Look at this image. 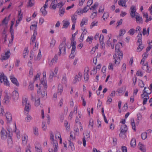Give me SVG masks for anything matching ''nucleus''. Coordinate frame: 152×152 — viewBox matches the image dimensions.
I'll return each mask as SVG.
<instances>
[{
    "label": "nucleus",
    "instance_id": "nucleus-27",
    "mask_svg": "<svg viewBox=\"0 0 152 152\" xmlns=\"http://www.w3.org/2000/svg\"><path fill=\"white\" fill-rule=\"evenodd\" d=\"M37 23L36 22L34 24L30 26V29L31 30H33L34 32L35 31L36 32H37Z\"/></svg>",
    "mask_w": 152,
    "mask_h": 152
},
{
    "label": "nucleus",
    "instance_id": "nucleus-22",
    "mask_svg": "<svg viewBox=\"0 0 152 152\" xmlns=\"http://www.w3.org/2000/svg\"><path fill=\"white\" fill-rule=\"evenodd\" d=\"M88 19L87 18H83L81 21L80 23V26L81 27H83V26L84 25H87L88 24Z\"/></svg>",
    "mask_w": 152,
    "mask_h": 152
},
{
    "label": "nucleus",
    "instance_id": "nucleus-34",
    "mask_svg": "<svg viewBox=\"0 0 152 152\" xmlns=\"http://www.w3.org/2000/svg\"><path fill=\"white\" fill-rule=\"evenodd\" d=\"M56 43V40L53 38H52L51 39L50 43V47L51 48H53L55 45Z\"/></svg>",
    "mask_w": 152,
    "mask_h": 152
},
{
    "label": "nucleus",
    "instance_id": "nucleus-56",
    "mask_svg": "<svg viewBox=\"0 0 152 152\" xmlns=\"http://www.w3.org/2000/svg\"><path fill=\"white\" fill-rule=\"evenodd\" d=\"M114 64L112 63H110L109 64L108 68L110 70L113 71V70Z\"/></svg>",
    "mask_w": 152,
    "mask_h": 152
},
{
    "label": "nucleus",
    "instance_id": "nucleus-58",
    "mask_svg": "<svg viewBox=\"0 0 152 152\" xmlns=\"http://www.w3.org/2000/svg\"><path fill=\"white\" fill-rule=\"evenodd\" d=\"M33 132L34 134L37 135L38 134V129L36 127H34L33 128Z\"/></svg>",
    "mask_w": 152,
    "mask_h": 152
},
{
    "label": "nucleus",
    "instance_id": "nucleus-20",
    "mask_svg": "<svg viewBox=\"0 0 152 152\" xmlns=\"http://www.w3.org/2000/svg\"><path fill=\"white\" fill-rule=\"evenodd\" d=\"M37 34V32H36V31H35V32H34L32 36L31 39V41L30 42V44L31 45H33L35 41L36 37Z\"/></svg>",
    "mask_w": 152,
    "mask_h": 152
},
{
    "label": "nucleus",
    "instance_id": "nucleus-62",
    "mask_svg": "<svg viewBox=\"0 0 152 152\" xmlns=\"http://www.w3.org/2000/svg\"><path fill=\"white\" fill-rule=\"evenodd\" d=\"M104 10V7L103 6H101L99 8V9L98 11L99 12H103Z\"/></svg>",
    "mask_w": 152,
    "mask_h": 152
},
{
    "label": "nucleus",
    "instance_id": "nucleus-39",
    "mask_svg": "<svg viewBox=\"0 0 152 152\" xmlns=\"http://www.w3.org/2000/svg\"><path fill=\"white\" fill-rule=\"evenodd\" d=\"M98 5V3L96 2L93 6L91 7L90 9V10H95L97 8Z\"/></svg>",
    "mask_w": 152,
    "mask_h": 152
},
{
    "label": "nucleus",
    "instance_id": "nucleus-46",
    "mask_svg": "<svg viewBox=\"0 0 152 152\" xmlns=\"http://www.w3.org/2000/svg\"><path fill=\"white\" fill-rule=\"evenodd\" d=\"M144 46L142 45H138V46L137 48V52H140L144 48Z\"/></svg>",
    "mask_w": 152,
    "mask_h": 152
},
{
    "label": "nucleus",
    "instance_id": "nucleus-4",
    "mask_svg": "<svg viewBox=\"0 0 152 152\" xmlns=\"http://www.w3.org/2000/svg\"><path fill=\"white\" fill-rule=\"evenodd\" d=\"M151 90L148 87H145L143 91V94L141 95L142 98L143 99V104H146L148 100L149 99L148 96L151 93Z\"/></svg>",
    "mask_w": 152,
    "mask_h": 152
},
{
    "label": "nucleus",
    "instance_id": "nucleus-42",
    "mask_svg": "<svg viewBox=\"0 0 152 152\" xmlns=\"http://www.w3.org/2000/svg\"><path fill=\"white\" fill-rule=\"evenodd\" d=\"M58 61V56L57 55H55L53 59L51 61V62L52 63V64L53 63H56Z\"/></svg>",
    "mask_w": 152,
    "mask_h": 152
},
{
    "label": "nucleus",
    "instance_id": "nucleus-29",
    "mask_svg": "<svg viewBox=\"0 0 152 152\" xmlns=\"http://www.w3.org/2000/svg\"><path fill=\"white\" fill-rule=\"evenodd\" d=\"M23 17V15L21 13V10H20L18 11V19L17 20L20 22L22 20Z\"/></svg>",
    "mask_w": 152,
    "mask_h": 152
},
{
    "label": "nucleus",
    "instance_id": "nucleus-44",
    "mask_svg": "<svg viewBox=\"0 0 152 152\" xmlns=\"http://www.w3.org/2000/svg\"><path fill=\"white\" fill-rule=\"evenodd\" d=\"M40 12L42 13V14L44 16L46 15L47 14V12L45 9L42 7L40 10Z\"/></svg>",
    "mask_w": 152,
    "mask_h": 152
},
{
    "label": "nucleus",
    "instance_id": "nucleus-31",
    "mask_svg": "<svg viewBox=\"0 0 152 152\" xmlns=\"http://www.w3.org/2000/svg\"><path fill=\"white\" fill-rule=\"evenodd\" d=\"M120 131L126 132L127 130V127L126 125L123 124L121 126Z\"/></svg>",
    "mask_w": 152,
    "mask_h": 152
},
{
    "label": "nucleus",
    "instance_id": "nucleus-28",
    "mask_svg": "<svg viewBox=\"0 0 152 152\" xmlns=\"http://www.w3.org/2000/svg\"><path fill=\"white\" fill-rule=\"evenodd\" d=\"M72 23H76L77 16L75 14L72 15L71 16Z\"/></svg>",
    "mask_w": 152,
    "mask_h": 152
},
{
    "label": "nucleus",
    "instance_id": "nucleus-53",
    "mask_svg": "<svg viewBox=\"0 0 152 152\" xmlns=\"http://www.w3.org/2000/svg\"><path fill=\"white\" fill-rule=\"evenodd\" d=\"M84 139H87L89 137V133L88 132H85L84 133Z\"/></svg>",
    "mask_w": 152,
    "mask_h": 152
},
{
    "label": "nucleus",
    "instance_id": "nucleus-26",
    "mask_svg": "<svg viewBox=\"0 0 152 152\" xmlns=\"http://www.w3.org/2000/svg\"><path fill=\"white\" fill-rule=\"evenodd\" d=\"M142 69L143 70H145L148 72L149 73L150 72L151 70H149L148 68V63L147 62L145 63L144 65L142 66Z\"/></svg>",
    "mask_w": 152,
    "mask_h": 152
},
{
    "label": "nucleus",
    "instance_id": "nucleus-51",
    "mask_svg": "<svg viewBox=\"0 0 152 152\" xmlns=\"http://www.w3.org/2000/svg\"><path fill=\"white\" fill-rule=\"evenodd\" d=\"M147 134L146 132H144L141 134V138L142 140H145L147 137Z\"/></svg>",
    "mask_w": 152,
    "mask_h": 152
},
{
    "label": "nucleus",
    "instance_id": "nucleus-43",
    "mask_svg": "<svg viewBox=\"0 0 152 152\" xmlns=\"http://www.w3.org/2000/svg\"><path fill=\"white\" fill-rule=\"evenodd\" d=\"M97 16V12L96 10L94 12H92L90 17L92 19H94V18L96 17Z\"/></svg>",
    "mask_w": 152,
    "mask_h": 152
},
{
    "label": "nucleus",
    "instance_id": "nucleus-11",
    "mask_svg": "<svg viewBox=\"0 0 152 152\" xmlns=\"http://www.w3.org/2000/svg\"><path fill=\"white\" fill-rule=\"evenodd\" d=\"M89 70L88 67H86L85 68L84 72L83 77L84 80L85 81H87L89 79V75H88V72Z\"/></svg>",
    "mask_w": 152,
    "mask_h": 152
},
{
    "label": "nucleus",
    "instance_id": "nucleus-9",
    "mask_svg": "<svg viewBox=\"0 0 152 152\" xmlns=\"http://www.w3.org/2000/svg\"><path fill=\"white\" fill-rule=\"evenodd\" d=\"M0 82L1 83H4V85L8 86H10V83L6 76H5L3 73H0Z\"/></svg>",
    "mask_w": 152,
    "mask_h": 152
},
{
    "label": "nucleus",
    "instance_id": "nucleus-55",
    "mask_svg": "<svg viewBox=\"0 0 152 152\" xmlns=\"http://www.w3.org/2000/svg\"><path fill=\"white\" fill-rule=\"evenodd\" d=\"M104 39V36L102 34H101L99 38V40L100 43H102V44L103 43Z\"/></svg>",
    "mask_w": 152,
    "mask_h": 152
},
{
    "label": "nucleus",
    "instance_id": "nucleus-5",
    "mask_svg": "<svg viewBox=\"0 0 152 152\" xmlns=\"http://www.w3.org/2000/svg\"><path fill=\"white\" fill-rule=\"evenodd\" d=\"M50 138L52 141L53 148L49 149V152H57L58 148V143L57 140H54V136L52 132L50 133Z\"/></svg>",
    "mask_w": 152,
    "mask_h": 152
},
{
    "label": "nucleus",
    "instance_id": "nucleus-2",
    "mask_svg": "<svg viewBox=\"0 0 152 152\" xmlns=\"http://www.w3.org/2000/svg\"><path fill=\"white\" fill-rule=\"evenodd\" d=\"M122 47V43L121 42L118 43L115 47V54L113 56L114 59V62L115 64L118 65L121 61V58L122 59L123 53L122 51H120L119 48Z\"/></svg>",
    "mask_w": 152,
    "mask_h": 152
},
{
    "label": "nucleus",
    "instance_id": "nucleus-16",
    "mask_svg": "<svg viewBox=\"0 0 152 152\" xmlns=\"http://www.w3.org/2000/svg\"><path fill=\"white\" fill-rule=\"evenodd\" d=\"M63 26V28H67L70 24V22L69 20L65 19L62 21Z\"/></svg>",
    "mask_w": 152,
    "mask_h": 152
},
{
    "label": "nucleus",
    "instance_id": "nucleus-24",
    "mask_svg": "<svg viewBox=\"0 0 152 152\" xmlns=\"http://www.w3.org/2000/svg\"><path fill=\"white\" fill-rule=\"evenodd\" d=\"M18 92L16 91L15 90L12 93V96L13 99L14 100H17L18 98Z\"/></svg>",
    "mask_w": 152,
    "mask_h": 152
},
{
    "label": "nucleus",
    "instance_id": "nucleus-6",
    "mask_svg": "<svg viewBox=\"0 0 152 152\" xmlns=\"http://www.w3.org/2000/svg\"><path fill=\"white\" fill-rule=\"evenodd\" d=\"M22 105H25L24 113L26 114H28L31 110V105L28 99L26 98H23L22 100Z\"/></svg>",
    "mask_w": 152,
    "mask_h": 152
},
{
    "label": "nucleus",
    "instance_id": "nucleus-57",
    "mask_svg": "<svg viewBox=\"0 0 152 152\" xmlns=\"http://www.w3.org/2000/svg\"><path fill=\"white\" fill-rule=\"evenodd\" d=\"M109 16V14L107 12H105L104 13L102 17L104 20L107 18Z\"/></svg>",
    "mask_w": 152,
    "mask_h": 152
},
{
    "label": "nucleus",
    "instance_id": "nucleus-8",
    "mask_svg": "<svg viewBox=\"0 0 152 152\" xmlns=\"http://www.w3.org/2000/svg\"><path fill=\"white\" fill-rule=\"evenodd\" d=\"M136 9L135 7L134 6V17L136 19L137 22V23H142L143 22L142 17L140 16V14L136 12Z\"/></svg>",
    "mask_w": 152,
    "mask_h": 152
},
{
    "label": "nucleus",
    "instance_id": "nucleus-49",
    "mask_svg": "<svg viewBox=\"0 0 152 152\" xmlns=\"http://www.w3.org/2000/svg\"><path fill=\"white\" fill-rule=\"evenodd\" d=\"M69 148L70 147L72 151H73L75 149L73 143L71 142V141H70V140H69Z\"/></svg>",
    "mask_w": 152,
    "mask_h": 152
},
{
    "label": "nucleus",
    "instance_id": "nucleus-35",
    "mask_svg": "<svg viewBox=\"0 0 152 152\" xmlns=\"http://www.w3.org/2000/svg\"><path fill=\"white\" fill-rule=\"evenodd\" d=\"M94 39V37L92 36H88L86 39V41L89 44H91L92 42V41Z\"/></svg>",
    "mask_w": 152,
    "mask_h": 152
},
{
    "label": "nucleus",
    "instance_id": "nucleus-60",
    "mask_svg": "<svg viewBox=\"0 0 152 152\" xmlns=\"http://www.w3.org/2000/svg\"><path fill=\"white\" fill-rule=\"evenodd\" d=\"M75 14H77L79 15H80L81 14H83L81 10V9H80L77 10L75 12Z\"/></svg>",
    "mask_w": 152,
    "mask_h": 152
},
{
    "label": "nucleus",
    "instance_id": "nucleus-50",
    "mask_svg": "<svg viewBox=\"0 0 152 152\" xmlns=\"http://www.w3.org/2000/svg\"><path fill=\"white\" fill-rule=\"evenodd\" d=\"M126 132L120 131L119 134V137L122 138H124L126 137Z\"/></svg>",
    "mask_w": 152,
    "mask_h": 152
},
{
    "label": "nucleus",
    "instance_id": "nucleus-10",
    "mask_svg": "<svg viewBox=\"0 0 152 152\" xmlns=\"http://www.w3.org/2000/svg\"><path fill=\"white\" fill-rule=\"evenodd\" d=\"M83 74L81 72H79L77 75H75L72 81L73 84H76L77 82L80 81L82 79Z\"/></svg>",
    "mask_w": 152,
    "mask_h": 152
},
{
    "label": "nucleus",
    "instance_id": "nucleus-54",
    "mask_svg": "<svg viewBox=\"0 0 152 152\" xmlns=\"http://www.w3.org/2000/svg\"><path fill=\"white\" fill-rule=\"evenodd\" d=\"M41 57V53L40 50H39L38 55L36 58H35V60H39Z\"/></svg>",
    "mask_w": 152,
    "mask_h": 152
},
{
    "label": "nucleus",
    "instance_id": "nucleus-3",
    "mask_svg": "<svg viewBox=\"0 0 152 152\" xmlns=\"http://www.w3.org/2000/svg\"><path fill=\"white\" fill-rule=\"evenodd\" d=\"M0 135L2 140H5L7 139L8 147L10 148L12 147L13 145V142L10 133H8L4 128L2 127Z\"/></svg>",
    "mask_w": 152,
    "mask_h": 152
},
{
    "label": "nucleus",
    "instance_id": "nucleus-12",
    "mask_svg": "<svg viewBox=\"0 0 152 152\" xmlns=\"http://www.w3.org/2000/svg\"><path fill=\"white\" fill-rule=\"evenodd\" d=\"M10 53L9 50L7 51L5 53L1 55V59L2 60H6L10 57Z\"/></svg>",
    "mask_w": 152,
    "mask_h": 152
},
{
    "label": "nucleus",
    "instance_id": "nucleus-25",
    "mask_svg": "<svg viewBox=\"0 0 152 152\" xmlns=\"http://www.w3.org/2000/svg\"><path fill=\"white\" fill-rule=\"evenodd\" d=\"M34 105L36 107H37L39 105L41 107H43V105L40 104V99L39 98H38L37 100H35Z\"/></svg>",
    "mask_w": 152,
    "mask_h": 152
},
{
    "label": "nucleus",
    "instance_id": "nucleus-15",
    "mask_svg": "<svg viewBox=\"0 0 152 152\" xmlns=\"http://www.w3.org/2000/svg\"><path fill=\"white\" fill-rule=\"evenodd\" d=\"M58 70V68L55 67L53 72L51 71V73H50L49 77L52 78L53 77H56L57 75V73Z\"/></svg>",
    "mask_w": 152,
    "mask_h": 152
},
{
    "label": "nucleus",
    "instance_id": "nucleus-32",
    "mask_svg": "<svg viewBox=\"0 0 152 152\" xmlns=\"http://www.w3.org/2000/svg\"><path fill=\"white\" fill-rule=\"evenodd\" d=\"M98 22L97 21H94L91 22V25L90 26V28L92 29L93 27L95 26H97L98 25Z\"/></svg>",
    "mask_w": 152,
    "mask_h": 152
},
{
    "label": "nucleus",
    "instance_id": "nucleus-18",
    "mask_svg": "<svg viewBox=\"0 0 152 152\" xmlns=\"http://www.w3.org/2000/svg\"><path fill=\"white\" fill-rule=\"evenodd\" d=\"M5 116L6 118L7 122L10 123L12 121V115L9 112H7L5 114Z\"/></svg>",
    "mask_w": 152,
    "mask_h": 152
},
{
    "label": "nucleus",
    "instance_id": "nucleus-59",
    "mask_svg": "<svg viewBox=\"0 0 152 152\" xmlns=\"http://www.w3.org/2000/svg\"><path fill=\"white\" fill-rule=\"evenodd\" d=\"M67 79L66 75L63 76L61 80V82L65 84L66 83Z\"/></svg>",
    "mask_w": 152,
    "mask_h": 152
},
{
    "label": "nucleus",
    "instance_id": "nucleus-63",
    "mask_svg": "<svg viewBox=\"0 0 152 152\" xmlns=\"http://www.w3.org/2000/svg\"><path fill=\"white\" fill-rule=\"evenodd\" d=\"M55 137L57 139L58 138V139L61 137V135L60 132H56L55 134Z\"/></svg>",
    "mask_w": 152,
    "mask_h": 152
},
{
    "label": "nucleus",
    "instance_id": "nucleus-41",
    "mask_svg": "<svg viewBox=\"0 0 152 152\" xmlns=\"http://www.w3.org/2000/svg\"><path fill=\"white\" fill-rule=\"evenodd\" d=\"M11 16V15H10L7 19V17H5L4 20H3L2 23L3 24H7L8 23V21L9 20V19L10 18Z\"/></svg>",
    "mask_w": 152,
    "mask_h": 152
},
{
    "label": "nucleus",
    "instance_id": "nucleus-37",
    "mask_svg": "<svg viewBox=\"0 0 152 152\" xmlns=\"http://www.w3.org/2000/svg\"><path fill=\"white\" fill-rule=\"evenodd\" d=\"M139 146L140 147V149L143 152H145L146 151V148L145 146L142 145V144L140 143H139Z\"/></svg>",
    "mask_w": 152,
    "mask_h": 152
},
{
    "label": "nucleus",
    "instance_id": "nucleus-36",
    "mask_svg": "<svg viewBox=\"0 0 152 152\" xmlns=\"http://www.w3.org/2000/svg\"><path fill=\"white\" fill-rule=\"evenodd\" d=\"M65 9L64 8H60L58 12L59 15L62 17L65 12Z\"/></svg>",
    "mask_w": 152,
    "mask_h": 152
},
{
    "label": "nucleus",
    "instance_id": "nucleus-52",
    "mask_svg": "<svg viewBox=\"0 0 152 152\" xmlns=\"http://www.w3.org/2000/svg\"><path fill=\"white\" fill-rule=\"evenodd\" d=\"M4 100L5 103H8L10 100V96L6 94L5 96Z\"/></svg>",
    "mask_w": 152,
    "mask_h": 152
},
{
    "label": "nucleus",
    "instance_id": "nucleus-40",
    "mask_svg": "<svg viewBox=\"0 0 152 152\" xmlns=\"http://www.w3.org/2000/svg\"><path fill=\"white\" fill-rule=\"evenodd\" d=\"M64 125L66 128V130L68 131H69L70 129V125L68 124L67 121H64Z\"/></svg>",
    "mask_w": 152,
    "mask_h": 152
},
{
    "label": "nucleus",
    "instance_id": "nucleus-45",
    "mask_svg": "<svg viewBox=\"0 0 152 152\" xmlns=\"http://www.w3.org/2000/svg\"><path fill=\"white\" fill-rule=\"evenodd\" d=\"M28 50L27 48H25L23 50V56L24 58H25L28 53Z\"/></svg>",
    "mask_w": 152,
    "mask_h": 152
},
{
    "label": "nucleus",
    "instance_id": "nucleus-23",
    "mask_svg": "<svg viewBox=\"0 0 152 152\" xmlns=\"http://www.w3.org/2000/svg\"><path fill=\"white\" fill-rule=\"evenodd\" d=\"M28 137L26 134L23 135L22 137V143L23 145H26L27 140Z\"/></svg>",
    "mask_w": 152,
    "mask_h": 152
},
{
    "label": "nucleus",
    "instance_id": "nucleus-14",
    "mask_svg": "<svg viewBox=\"0 0 152 152\" xmlns=\"http://www.w3.org/2000/svg\"><path fill=\"white\" fill-rule=\"evenodd\" d=\"M10 78L12 82L15 85L17 86H19V84L18 82L17 79L14 76L12 75L10 76Z\"/></svg>",
    "mask_w": 152,
    "mask_h": 152
},
{
    "label": "nucleus",
    "instance_id": "nucleus-30",
    "mask_svg": "<svg viewBox=\"0 0 152 152\" xmlns=\"http://www.w3.org/2000/svg\"><path fill=\"white\" fill-rule=\"evenodd\" d=\"M94 121L92 119H90L89 121L88 127L91 129H92L93 128Z\"/></svg>",
    "mask_w": 152,
    "mask_h": 152
},
{
    "label": "nucleus",
    "instance_id": "nucleus-33",
    "mask_svg": "<svg viewBox=\"0 0 152 152\" xmlns=\"http://www.w3.org/2000/svg\"><path fill=\"white\" fill-rule=\"evenodd\" d=\"M13 26H10V32L11 34V37L12 41H13L14 39V30L13 29Z\"/></svg>",
    "mask_w": 152,
    "mask_h": 152
},
{
    "label": "nucleus",
    "instance_id": "nucleus-38",
    "mask_svg": "<svg viewBox=\"0 0 152 152\" xmlns=\"http://www.w3.org/2000/svg\"><path fill=\"white\" fill-rule=\"evenodd\" d=\"M32 118L31 115H28L25 119V121L26 122H29L31 120Z\"/></svg>",
    "mask_w": 152,
    "mask_h": 152
},
{
    "label": "nucleus",
    "instance_id": "nucleus-47",
    "mask_svg": "<svg viewBox=\"0 0 152 152\" xmlns=\"http://www.w3.org/2000/svg\"><path fill=\"white\" fill-rule=\"evenodd\" d=\"M126 32L125 30L124 29H121L119 31V36H123Z\"/></svg>",
    "mask_w": 152,
    "mask_h": 152
},
{
    "label": "nucleus",
    "instance_id": "nucleus-48",
    "mask_svg": "<svg viewBox=\"0 0 152 152\" xmlns=\"http://www.w3.org/2000/svg\"><path fill=\"white\" fill-rule=\"evenodd\" d=\"M76 42L74 40H72L71 44V46H72L73 49L76 48Z\"/></svg>",
    "mask_w": 152,
    "mask_h": 152
},
{
    "label": "nucleus",
    "instance_id": "nucleus-7",
    "mask_svg": "<svg viewBox=\"0 0 152 152\" xmlns=\"http://www.w3.org/2000/svg\"><path fill=\"white\" fill-rule=\"evenodd\" d=\"M66 42L65 41H64L60 44L59 46V52L58 55H64L66 54Z\"/></svg>",
    "mask_w": 152,
    "mask_h": 152
},
{
    "label": "nucleus",
    "instance_id": "nucleus-19",
    "mask_svg": "<svg viewBox=\"0 0 152 152\" xmlns=\"http://www.w3.org/2000/svg\"><path fill=\"white\" fill-rule=\"evenodd\" d=\"M57 88V93L59 95H61L63 91V86L62 84H60L58 85Z\"/></svg>",
    "mask_w": 152,
    "mask_h": 152
},
{
    "label": "nucleus",
    "instance_id": "nucleus-17",
    "mask_svg": "<svg viewBox=\"0 0 152 152\" xmlns=\"http://www.w3.org/2000/svg\"><path fill=\"white\" fill-rule=\"evenodd\" d=\"M126 88L125 87H123L118 88L116 92L118 93V95L120 96L122 95L123 94L124 92L125 91Z\"/></svg>",
    "mask_w": 152,
    "mask_h": 152
},
{
    "label": "nucleus",
    "instance_id": "nucleus-1",
    "mask_svg": "<svg viewBox=\"0 0 152 152\" xmlns=\"http://www.w3.org/2000/svg\"><path fill=\"white\" fill-rule=\"evenodd\" d=\"M43 75L44 77V80L46 79V72L44 71L43 72ZM47 85L46 82L44 80L41 81V83L39 84V90L37 91V94L38 95H40V97L43 98L46 97L47 96V92L46 89L47 88Z\"/></svg>",
    "mask_w": 152,
    "mask_h": 152
},
{
    "label": "nucleus",
    "instance_id": "nucleus-13",
    "mask_svg": "<svg viewBox=\"0 0 152 152\" xmlns=\"http://www.w3.org/2000/svg\"><path fill=\"white\" fill-rule=\"evenodd\" d=\"M51 2V3L50 6V9L55 10L57 6L58 1L57 0H49Z\"/></svg>",
    "mask_w": 152,
    "mask_h": 152
},
{
    "label": "nucleus",
    "instance_id": "nucleus-61",
    "mask_svg": "<svg viewBox=\"0 0 152 152\" xmlns=\"http://www.w3.org/2000/svg\"><path fill=\"white\" fill-rule=\"evenodd\" d=\"M70 138L69 140L72 141L75 140V136L74 135L72 132L70 133Z\"/></svg>",
    "mask_w": 152,
    "mask_h": 152
},
{
    "label": "nucleus",
    "instance_id": "nucleus-21",
    "mask_svg": "<svg viewBox=\"0 0 152 152\" xmlns=\"http://www.w3.org/2000/svg\"><path fill=\"white\" fill-rule=\"evenodd\" d=\"M128 0H119L118 1V4L120 6L125 8L126 7V2Z\"/></svg>",
    "mask_w": 152,
    "mask_h": 152
},
{
    "label": "nucleus",
    "instance_id": "nucleus-64",
    "mask_svg": "<svg viewBox=\"0 0 152 152\" xmlns=\"http://www.w3.org/2000/svg\"><path fill=\"white\" fill-rule=\"evenodd\" d=\"M98 48L96 46L94 47H93L92 48L91 51H90V53L91 54H93L94 53L96 50Z\"/></svg>",
    "mask_w": 152,
    "mask_h": 152
}]
</instances>
